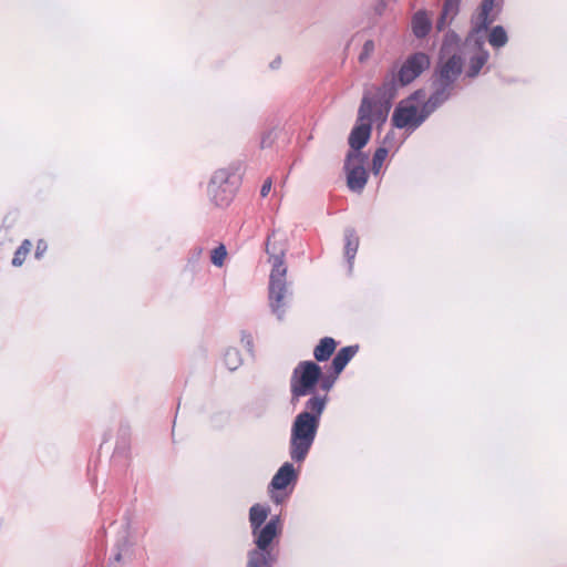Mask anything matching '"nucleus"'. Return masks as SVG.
Returning a JSON list of instances; mask_svg holds the SVG:
<instances>
[{"label":"nucleus","mask_w":567,"mask_h":567,"mask_svg":"<svg viewBox=\"0 0 567 567\" xmlns=\"http://www.w3.org/2000/svg\"><path fill=\"white\" fill-rule=\"evenodd\" d=\"M394 79L386 80L382 87L379 89V100L371 101L368 95L362 99L358 112V123L353 127L349 144L359 152L369 141L371 135V124H383L386 121L390 111V101L394 97Z\"/></svg>","instance_id":"f257e3e1"},{"label":"nucleus","mask_w":567,"mask_h":567,"mask_svg":"<svg viewBox=\"0 0 567 567\" xmlns=\"http://www.w3.org/2000/svg\"><path fill=\"white\" fill-rule=\"evenodd\" d=\"M326 404V395H313L307 401L305 411L296 416L291 426L289 446L293 461L302 462L307 457L315 442Z\"/></svg>","instance_id":"f03ea898"},{"label":"nucleus","mask_w":567,"mask_h":567,"mask_svg":"<svg viewBox=\"0 0 567 567\" xmlns=\"http://www.w3.org/2000/svg\"><path fill=\"white\" fill-rule=\"evenodd\" d=\"M282 530L279 517H272L264 526L252 529L256 549L248 555L247 567H271L270 544Z\"/></svg>","instance_id":"7ed1b4c3"},{"label":"nucleus","mask_w":567,"mask_h":567,"mask_svg":"<svg viewBox=\"0 0 567 567\" xmlns=\"http://www.w3.org/2000/svg\"><path fill=\"white\" fill-rule=\"evenodd\" d=\"M424 99V94L416 92L409 99L401 101L392 116L394 126L399 128L417 127L427 116Z\"/></svg>","instance_id":"20e7f679"},{"label":"nucleus","mask_w":567,"mask_h":567,"mask_svg":"<svg viewBox=\"0 0 567 567\" xmlns=\"http://www.w3.org/2000/svg\"><path fill=\"white\" fill-rule=\"evenodd\" d=\"M321 377L320 367L312 361H302L293 370L290 379L292 402L312 392Z\"/></svg>","instance_id":"39448f33"},{"label":"nucleus","mask_w":567,"mask_h":567,"mask_svg":"<svg viewBox=\"0 0 567 567\" xmlns=\"http://www.w3.org/2000/svg\"><path fill=\"white\" fill-rule=\"evenodd\" d=\"M460 39L455 33H447L441 51L442 83L449 84L454 81L462 70V58L457 54Z\"/></svg>","instance_id":"423d86ee"},{"label":"nucleus","mask_w":567,"mask_h":567,"mask_svg":"<svg viewBox=\"0 0 567 567\" xmlns=\"http://www.w3.org/2000/svg\"><path fill=\"white\" fill-rule=\"evenodd\" d=\"M363 164L364 156L360 152H352L348 155L346 163L347 182L351 190L360 192L367 184L368 174Z\"/></svg>","instance_id":"0eeeda50"},{"label":"nucleus","mask_w":567,"mask_h":567,"mask_svg":"<svg viewBox=\"0 0 567 567\" xmlns=\"http://www.w3.org/2000/svg\"><path fill=\"white\" fill-rule=\"evenodd\" d=\"M497 0H483L478 11L472 18V29L470 39H474L476 42L480 40V34L487 29V27L494 21L495 13L493 12Z\"/></svg>","instance_id":"6e6552de"},{"label":"nucleus","mask_w":567,"mask_h":567,"mask_svg":"<svg viewBox=\"0 0 567 567\" xmlns=\"http://www.w3.org/2000/svg\"><path fill=\"white\" fill-rule=\"evenodd\" d=\"M430 66V59L424 53H415L410 56L402 65L399 78L401 84L405 85L416 79L424 70Z\"/></svg>","instance_id":"1a4fd4ad"},{"label":"nucleus","mask_w":567,"mask_h":567,"mask_svg":"<svg viewBox=\"0 0 567 567\" xmlns=\"http://www.w3.org/2000/svg\"><path fill=\"white\" fill-rule=\"evenodd\" d=\"M230 174L226 169L217 171L212 179V193L217 205H227L233 197V189L223 188L224 184H228Z\"/></svg>","instance_id":"9d476101"},{"label":"nucleus","mask_w":567,"mask_h":567,"mask_svg":"<svg viewBox=\"0 0 567 567\" xmlns=\"http://www.w3.org/2000/svg\"><path fill=\"white\" fill-rule=\"evenodd\" d=\"M296 478L297 473L292 464L285 463L272 477L270 485L275 489H284Z\"/></svg>","instance_id":"9b49d317"},{"label":"nucleus","mask_w":567,"mask_h":567,"mask_svg":"<svg viewBox=\"0 0 567 567\" xmlns=\"http://www.w3.org/2000/svg\"><path fill=\"white\" fill-rule=\"evenodd\" d=\"M357 347H346L342 348L332 361V368L334 370L336 377L341 373L348 362L354 357L357 353Z\"/></svg>","instance_id":"f8f14e48"},{"label":"nucleus","mask_w":567,"mask_h":567,"mask_svg":"<svg viewBox=\"0 0 567 567\" xmlns=\"http://www.w3.org/2000/svg\"><path fill=\"white\" fill-rule=\"evenodd\" d=\"M461 0H445L437 29H444L457 14Z\"/></svg>","instance_id":"ddd939ff"},{"label":"nucleus","mask_w":567,"mask_h":567,"mask_svg":"<svg viewBox=\"0 0 567 567\" xmlns=\"http://www.w3.org/2000/svg\"><path fill=\"white\" fill-rule=\"evenodd\" d=\"M431 28V19L423 11L416 12L412 18V30L413 33L422 38L427 34Z\"/></svg>","instance_id":"4468645a"},{"label":"nucleus","mask_w":567,"mask_h":567,"mask_svg":"<svg viewBox=\"0 0 567 567\" xmlns=\"http://www.w3.org/2000/svg\"><path fill=\"white\" fill-rule=\"evenodd\" d=\"M337 342L329 337L320 340L319 344L313 350V355L318 361H326L334 352Z\"/></svg>","instance_id":"2eb2a0df"},{"label":"nucleus","mask_w":567,"mask_h":567,"mask_svg":"<svg viewBox=\"0 0 567 567\" xmlns=\"http://www.w3.org/2000/svg\"><path fill=\"white\" fill-rule=\"evenodd\" d=\"M269 515V508L265 505L255 504L249 509V523L251 526V530L258 527L264 526L267 517Z\"/></svg>","instance_id":"dca6fc26"},{"label":"nucleus","mask_w":567,"mask_h":567,"mask_svg":"<svg viewBox=\"0 0 567 567\" xmlns=\"http://www.w3.org/2000/svg\"><path fill=\"white\" fill-rule=\"evenodd\" d=\"M286 292L285 282H270V300L271 307L275 312H278Z\"/></svg>","instance_id":"f3484780"},{"label":"nucleus","mask_w":567,"mask_h":567,"mask_svg":"<svg viewBox=\"0 0 567 567\" xmlns=\"http://www.w3.org/2000/svg\"><path fill=\"white\" fill-rule=\"evenodd\" d=\"M488 41L493 47H503L507 42L506 31L502 27L493 28Z\"/></svg>","instance_id":"a211bd4d"},{"label":"nucleus","mask_w":567,"mask_h":567,"mask_svg":"<svg viewBox=\"0 0 567 567\" xmlns=\"http://www.w3.org/2000/svg\"><path fill=\"white\" fill-rule=\"evenodd\" d=\"M31 247H32L31 241L25 239L22 243V245L14 252V257L12 259V265L16 267L21 266L24 262L25 257L29 255Z\"/></svg>","instance_id":"6ab92c4d"},{"label":"nucleus","mask_w":567,"mask_h":567,"mask_svg":"<svg viewBox=\"0 0 567 567\" xmlns=\"http://www.w3.org/2000/svg\"><path fill=\"white\" fill-rule=\"evenodd\" d=\"M286 267L279 257L275 258V264L270 275V282L279 281L285 282Z\"/></svg>","instance_id":"aec40b11"},{"label":"nucleus","mask_w":567,"mask_h":567,"mask_svg":"<svg viewBox=\"0 0 567 567\" xmlns=\"http://www.w3.org/2000/svg\"><path fill=\"white\" fill-rule=\"evenodd\" d=\"M487 61V53L486 52H478L472 60L470 65L468 74L470 76H475L481 68L485 64Z\"/></svg>","instance_id":"412c9836"},{"label":"nucleus","mask_w":567,"mask_h":567,"mask_svg":"<svg viewBox=\"0 0 567 567\" xmlns=\"http://www.w3.org/2000/svg\"><path fill=\"white\" fill-rule=\"evenodd\" d=\"M386 156H388L386 148L380 147L375 151L373 159H372V171L374 174H379Z\"/></svg>","instance_id":"4be33fe9"},{"label":"nucleus","mask_w":567,"mask_h":567,"mask_svg":"<svg viewBox=\"0 0 567 567\" xmlns=\"http://www.w3.org/2000/svg\"><path fill=\"white\" fill-rule=\"evenodd\" d=\"M225 363L229 370H235L240 364L239 352L235 349H230L225 353Z\"/></svg>","instance_id":"5701e85b"},{"label":"nucleus","mask_w":567,"mask_h":567,"mask_svg":"<svg viewBox=\"0 0 567 567\" xmlns=\"http://www.w3.org/2000/svg\"><path fill=\"white\" fill-rule=\"evenodd\" d=\"M226 256H227L226 248L223 245H220L213 250L212 262L215 266L220 267L224 264Z\"/></svg>","instance_id":"b1692460"},{"label":"nucleus","mask_w":567,"mask_h":567,"mask_svg":"<svg viewBox=\"0 0 567 567\" xmlns=\"http://www.w3.org/2000/svg\"><path fill=\"white\" fill-rule=\"evenodd\" d=\"M373 51H374V42L372 40L365 41L363 44L362 51L359 55V61L361 63L365 62L371 56Z\"/></svg>","instance_id":"393cba45"},{"label":"nucleus","mask_w":567,"mask_h":567,"mask_svg":"<svg viewBox=\"0 0 567 567\" xmlns=\"http://www.w3.org/2000/svg\"><path fill=\"white\" fill-rule=\"evenodd\" d=\"M270 189H271V181L267 179L261 187V190H260L261 196L266 197L269 194Z\"/></svg>","instance_id":"a878e982"},{"label":"nucleus","mask_w":567,"mask_h":567,"mask_svg":"<svg viewBox=\"0 0 567 567\" xmlns=\"http://www.w3.org/2000/svg\"><path fill=\"white\" fill-rule=\"evenodd\" d=\"M41 246H42V241H39L38 247H37V252H35L37 257H39L41 255V250L47 249V246H43V247H41Z\"/></svg>","instance_id":"bb28decb"},{"label":"nucleus","mask_w":567,"mask_h":567,"mask_svg":"<svg viewBox=\"0 0 567 567\" xmlns=\"http://www.w3.org/2000/svg\"><path fill=\"white\" fill-rule=\"evenodd\" d=\"M41 246H42V241H39L38 247H37V252H35L37 257H39L41 255V250L47 249V246H43V247H41Z\"/></svg>","instance_id":"cd10ccee"},{"label":"nucleus","mask_w":567,"mask_h":567,"mask_svg":"<svg viewBox=\"0 0 567 567\" xmlns=\"http://www.w3.org/2000/svg\"><path fill=\"white\" fill-rule=\"evenodd\" d=\"M41 246H42V241H39L38 247H37V252H35L37 257H39L41 255V250L47 249V246H43V247H41Z\"/></svg>","instance_id":"c85d7f7f"},{"label":"nucleus","mask_w":567,"mask_h":567,"mask_svg":"<svg viewBox=\"0 0 567 567\" xmlns=\"http://www.w3.org/2000/svg\"><path fill=\"white\" fill-rule=\"evenodd\" d=\"M331 385H332V382H329V381L322 382V388L327 391L331 388Z\"/></svg>","instance_id":"c756f323"},{"label":"nucleus","mask_w":567,"mask_h":567,"mask_svg":"<svg viewBox=\"0 0 567 567\" xmlns=\"http://www.w3.org/2000/svg\"><path fill=\"white\" fill-rule=\"evenodd\" d=\"M383 9H384V3L380 2V4L378 6V11L381 12Z\"/></svg>","instance_id":"7c9ffc66"},{"label":"nucleus","mask_w":567,"mask_h":567,"mask_svg":"<svg viewBox=\"0 0 567 567\" xmlns=\"http://www.w3.org/2000/svg\"><path fill=\"white\" fill-rule=\"evenodd\" d=\"M269 246H270V240H268V243H267V250L269 249Z\"/></svg>","instance_id":"2f4dec72"}]
</instances>
